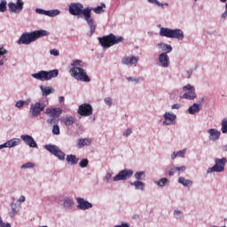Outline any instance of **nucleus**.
<instances>
[{"label": "nucleus", "instance_id": "nucleus-1", "mask_svg": "<svg viewBox=\"0 0 227 227\" xmlns=\"http://www.w3.org/2000/svg\"><path fill=\"white\" fill-rule=\"evenodd\" d=\"M49 35V33L45 30H37V31H34L31 33H24L22 34V35L20 37L19 41L17 42V43L19 45H28L31 43L35 42L37 39L43 37V36H47Z\"/></svg>", "mask_w": 227, "mask_h": 227}, {"label": "nucleus", "instance_id": "nucleus-2", "mask_svg": "<svg viewBox=\"0 0 227 227\" xmlns=\"http://www.w3.org/2000/svg\"><path fill=\"white\" fill-rule=\"evenodd\" d=\"M99 43L105 49H108L115 44H118L123 41L121 36H115L111 34L109 35H105L102 38H98Z\"/></svg>", "mask_w": 227, "mask_h": 227}, {"label": "nucleus", "instance_id": "nucleus-3", "mask_svg": "<svg viewBox=\"0 0 227 227\" xmlns=\"http://www.w3.org/2000/svg\"><path fill=\"white\" fill-rule=\"evenodd\" d=\"M160 35L162 37L183 40L184 38V32L180 29H170L167 27H161L160 30Z\"/></svg>", "mask_w": 227, "mask_h": 227}, {"label": "nucleus", "instance_id": "nucleus-4", "mask_svg": "<svg viewBox=\"0 0 227 227\" xmlns=\"http://www.w3.org/2000/svg\"><path fill=\"white\" fill-rule=\"evenodd\" d=\"M58 75H59V71L55 69V70H51V71H49V72L40 71L37 74H33L32 77L36 79V80L44 82V81H49L52 78H55Z\"/></svg>", "mask_w": 227, "mask_h": 227}, {"label": "nucleus", "instance_id": "nucleus-5", "mask_svg": "<svg viewBox=\"0 0 227 227\" xmlns=\"http://www.w3.org/2000/svg\"><path fill=\"white\" fill-rule=\"evenodd\" d=\"M69 73L77 81H81L84 82H89L90 81L86 72L82 68L72 67Z\"/></svg>", "mask_w": 227, "mask_h": 227}, {"label": "nucleus", "instance_id": "nucleus-6", "mask_svg": "<svg viewBox=\"0 0 227 227\" xmlns=\"http://www.w3.org/2000/svg\"><path fill=\"white\" fill-rule=\"evenodd\" d=\"M84 20H86L88 26L90 29V35H92L97 28V24L94 21L92 16H91V9L90 7H85L84 9Z\"/></svg>", "mask_w": 227, "mask_h": 227}, {"label": "nucleus", "instance_id": "nucleus-7", "mask_svg": "<svg viewBox=\"0 0 227 227\" xmlns=\"http://www.w3.org/2000/svg\"><path fill=\"white\" fill-rule=\"evenodd\" d=\"M215 165L213 168H208L207 173L212 172H223L225 169V165L227 163L226 158L215 159Z\"/></svg>", "mask_w": 227, "mask_h": 227}, {"label": "nucleus", "instance_id": "nucleus-8", "mask_svg": "<svg viewBox=\"0 0 227 227\" xmlns=\"http://www.w3.org/2000/svg\"><path fill=\"white\" fill-rule=\"evenodd\" d=\"M44 148L49 151L51 154L59 158L60 160H64L66 154L57 146L54 145H46Z\"/></svg>", "mask_w": 227, "mask_h": 227}, {"label": "nucleus", "instance_id": "nucleus-9", "mask_svg": "<svg viewBox=\"0 0 227 227\" xmlns=\"http://www.w3.org/2000/svg\"><path fill=\"white\" fill-rule=\"evenodd\" d=\"M69 13L74 16H81L84 17V7L82 4H71L69 5Z\"/></svg>", "mask_w": 227, "mask_h": 227}, {"label": "nucleus", "instance_id": "nucleus-10", "mask_svg": "<svg viewBox=\"0 0 227 227\" xmlns=\"http://www.w3.org/2000/svg\"><path fill=\"white\" fill-rule=\"evenodd\" d=\"M77 113L81 116L88 117L92 114L93 109L90 104H82L79 106Z\"/></svg>", "mask_w": 227, "mask_h": 227}, {"label": "nucleus", "instance_id": "nucleus-11", "mask_svg": "<svg viewBox=\"0 0 227 227\" xmlns=\"http://www.w3.org/2000/svg\"><path fill=\"white\" fill-rule=\"evenodd\" d=\"M183 90L185 92L187 90H189V92L185 93L184 96L181 97V98H184V99H189V100H192L194 99L197 96L195 94V89L193 86L188 84L186 86H184L183 88Z\"/></svg>", "mask_w": 227, "mask_h": 227}, {"label": "nucleus", "instance_id": "nucleus-12", "mask_svg": "<svg viewBox=\"0 0 227 227\" xmlns=\"http://www.w3.org/2000/svg\"><path fill=\"white\" fill-rule=\"evenodd\" d=\"M23 2L22 0H17V4H13V2H10L8 4L9 12L14 13H20L23 9Z\"/></svg>", "mask_w": 227, "mask_h": 227}, {"label": "nucleus", "instance_id": "nucleus-13", "mask_svg": "<svg viewBox=\"0 0 227 227\" xmlns=\"http://www.w3.org/2000/svg\"><path fill=\"white\" fill-rule=\"evenodd\" d=\"M45 108V105L43 103H35L31 105L30 112L33 117H36L43 112Z\"/></svg>", "mask_w": 227, "mask_h": 227}, {"label": "nucleus", "instance_id": "nucleus-14", "mask_svg": "<svg viewBox=\"0 0 227 227\" xmlns=\"http://www.w3.org/2000/svg\"><path fill=\"white\" fill-rule=\"evenodd\" d=\"M133 175V171L130 169H125L121 171L116 176L114 177V181H121V180H126L131 177Z\"/></svg>", "mask_w": 227, "mask_h": 227}, {"label": "nucleus", "instance_id": "nucleus-15", "mask_svg": "<svg viewBox=\"0 0 227 227\" xmlns=\"http://www.w3.org/2000/svg\"><path fill=\"white\" fill-rule=\"evenodd\" d=\"M76 200H77V203H78L77 207L79 209H81V210H86V209H89V208L92 207V204L91 203H90L87 200H84L82 198H77Z\"/></svg>", "mask_w": 227, "mask_h": 227}, {"label": "nucleus", "instance_id": "nucleus-16", "mask_svg": "<svg viewBox=\"0 0 227 227\" xmlns=\"http://www.w3.org/2000/svg\"><path fill=\"white\" fill-rule=\"evenodd\" d=\"M164 119H165V121L163 122V124L165 126H168L170 124H175L176 123V115L174 114H170V113H166L164 114Z\"/></svg>", "mask_w": 227, "mask_h": 227}, {"label": "nucleus", "instance_id": "nucleus-17", "mask_svg": "<svg viewBox=\"0 0 227 227\" xmlns=\"http://www.w3.org/2000/svg\"><path fill=\"white\" fill-rule=\"evenodd\" d=\"M62 111L60 108H47L45 114L51 118H59Z\"/></svg>", "mask_w": 227, "mask_h": 227}, {"label": "nucleus", "instance_id": "nucleus-18", "mask_svg": "<svg viewBox=\"0 0 227 227\" xmlns=\"http://www.w3.org/2000/svg\"><path fill=\"white\" fill-rule=\"evenodd\" d=\"M139 60L138 57H125L121 59V62L123 65H127V66H133L136 65Z\"/></svg>", "mask_w": 227, "mask_h": 227}, {"label": "nucleus", "instance_id": "nucleus-19", "mask_svg": "<svg viewBox=\"0 0 227 227\" xmlns=\"http://www.w3.org/2000/svg\"><path fill=\"white\" fill-rule=\"evenodd\" d=\"M20 137L30 147H32V148L37 147V145L32 137H30L28 135H27V136L23 135Z\"/></svg>", "mask_w": 227, "mask_h": 227}, {"label": "nucleus", "instance_id": "nucleus-20", "mask_svg": "<svg viewBox=\"0 0 227 227\" xmlns=\"http://www.w3.org/2000/svg\"><path fill=\"white\" fill-rule=\"evenodd\" d=\"M20 140L19 138H14V139H11L9 141H7L5 144L0 145V150L7 147V148H12L14 147L16 145H18L20 144Z\"/></svg>", "mask_w": 227, "mask_h": 227}, {"label": "nucleus", "instance_id": "nucleus-21", "mask_svg": "<svg viewBox=\"0 0 227 227\" xmlns=\"http://www.w3.org/2000/svg\"><path fill=\"white\" fill-rule=\"evenodd\" d=\"M159 61L163 67H168L169 66V58L166 52L162 53L159 57Z\"/></svg>", "mask_w": 227, "mask_h": 227}, {"label": "nucleus", "instance_id": "nucleus-22", "mask_svg": "<svg viewBox=\"0 0 227 227\" xmlns=\"http://www.w3.org/2000/svg\"><path fill=\"white\" fill-rule=\"evenodd\" d=\"M208 133L210 135L209 139L212 141H216L219 139L221 133L215 129H211L208 130Z\"/></svg>", "mask_w": 227, "mask_h": 227}, {"label": "nucleus", "instance_id": "nucleus-23", "mask_svg": "<svg viewBox=\"0 0 227 227\" xmlns=\"http://www.w3.org/2000/svg\"><path fill=\"white\" fill-rule=\"evenodd\" d=\"M91 144V139L90 138H81L78 140L77 147L82 148L83 146H89Z\"/></svg>", "mask_w": 227, "mask_h": 227}, {"label": "nucleus", "instance_id": "nucleus-24", "mask_svg": "<svg viewBox=\"0 0 227 227\" xmlns=\"http://www.w3.org/2000/svg\"><path fill=\"white\" fill-rule=\"evenodd\" d=\"M63 122L67 127H69L75 122V120L71 115H67L66 117L63 118Z\"/></svg>", "mask_w": 227, "mask_h": 227}, {"label": "nucleus", "instance_id": "nucleus-25", "mask_svg": "<svg viewBox=\"0 0 227 227\" xmlns=\"http://www.w3.org/2000/svg\"><path fill=\"white\" fill-rule=\"evenodd\" d=\"M67 161L69 165H75L78 163L79 159L75 155L70 154L67 156Z\"/></svg>", "mask_w": 227, "mask_h": 227}, {"label": "nucleus", "instance_id": "nucleus-26", "mask_svg": "<svg viewBox=\"0 0 227 227\" xmlns=\"http://www.w3.org/2000/svg\"><path fill=\"white\" fill-rule=\"evenodd\" d=\"M178 182L185 187H191L193 184L192 180H187L183 176L179 177Z\"/></svg>", "mask_w": 227, "mask_h": 227}, {"label": "nucleus", "instance_id": "nucleus-27", "mask_svg": "<svg viewBox=\"0 0 227 227\" xmlns=\"http://www.w3.org/2000/svg\"><path fill=\"white\" fill-rule=\"evenodd\" d=\"M40 89H41V90H42L43 96H48V95H50L51 93H54V91H55V90H54L52 88H51V87H43V86H41Z\"/></svg>", "mask_w": 227, "mask_h": 227}, {"label": "nucleus", "instance_id": "nucleus-28", "mask_svg": "<svg viewBox=\"0 0 227 227\" xmlns=\"http://www.w3.org/2000/svg\"><path fill=\"white\" fill-rule=\"evenodd\" d=\"M106 5L105 4H101V5H98L94 9H91V11H94L96 14H101L105 12Z\"/></svg>", "mask_w": 227, "mask_h": 227}, {"label": "nucleus", "instance_id": "nucleus-29", "mask_svg": "<svg viewBox=\"0 0 227 227\" xmlns=\"http://www.w3.org/2000/svg\"><path fill=\"white\" fill-rule=\"evenodd\" d=\"M200 111V106L198 104H194L192 106L189 108V114H194L195 113H198Z\"/></svg>", "mask_w": 227, "mask_h": 227}, {"label": "nucleus", "instance_id": "nucleus-30", "mask_svg": "<svg viewBox=\"0 0 227 227\" xmlns=\"http://www.w3.org/2000/svg\"><path fill=\"white\" fill-rule=\"evenodd\" d=\"M131 185H134L136 187L137 190H144L145 187V184L143 182L140 181H136L134 183H130Z\"/></svg>", "mask_w": 227, "mask_h": 227}, {"label": "nucleus", "instance_id": "nucleus-31", "mask_svg": "<svg viewBox=\"0 0 227 227\" xmlns=\"http://www.w3.org/2000/svg\"><path fill=\"white\" fill-rule=\"evenodd\" d=\"M60 13V11L54 9L53 11H45V15L48 17H55Z\"/></svg>", "mask_w": 227, "mask_h": 227}, {"label": "nucleus", "instance_id": "nucleus-32", "mask_svg": "<svg viewBox=\"0 0 227 227\" xmlns=\"http://www.w3.org/2000/svg\"><path fill=\"white\" fill-rule=\"evenodd\" d=\"M159 47L161 48V50H162L163 51H167V53L171 52L172 50H173L170 45L164 44V43L159 44Z\"/></svg>", "mask_w": 227, "mask_h": 227}, {"label": "nucleus", "instance_id": "nucleus-33", "mask_svg": "<svg viewBox=\"0 0 227 227\" xmlns=\"http://www.w3.org/2000/svg\"><path fill=\"white\" fill-rule=\"evenodd\" d=\"M222 132L223 134L227 133V118L223 119V121L222 122Z\"/></svg>", "mask_w": 227, "mask_h": 227}, {"label": "nucleus", "instance_id": "nucleus-34", "mask_svg": "<svg viewBox=\"0 0 227 227\" xmlns=\"http://www.w3.org/2000/svg\"><path fill=\"white\" fill-rule=\"evenodd\" d=\"M74 205V202L72 200L70 199H66L65 201H64V207H70Z\"/></svg>", "mask_w": 227, "mask_h": 227}, {"label": "nucleus", "instance_id": "nucleus-35", "mask_svg": "<svg viewBox=\"0 0 227 227\" xmlns=\"http://www.w3.org/2000/svg\"><path fill=\"white\" fill-rule=\"evenodd\" d=\"M168 182V178H161L157 184L160 187H163L167 184V183Z\"/></svg>", "mask_w": 227, "mask_h": 227}, {"label": "nucleus", "instance_id": "nucleus-36", "mask_svg": "<svg viewBox=\"0 0 227 227\" xmlns=\"http://www.w3.org/2000/svg\"><path fill=\"white\" fill-rule=\"evenodd\" d=\"M0 12H6V1H4V0L0 2Z\"/></svg>", "mask_w": 227, "mask_h": 227}, {"label": "nucleus", "instance_id": "nucleus-37", "mask_svg": "<svg viewBox=\"0 0 227 227\" xmlns=\"http://www.w3.org/2000/svg\"><path fill=\"white\" fill-rule=\"evenodd\" d=\"M89 164V160L87 159H82L81 162L79 163L81 168H86Z\"/></svg>", "mask_w": 227, "mask_h": 227}, {"label": "nucleus", "instance_id": "nucleus-38", "mask_svg": "<svg viewBox=\"0 0 227 227\" xmlns=\"http://www.w3.org/2000/svg\"><path fill=\"white\" fill-rule=\"evenodd\" d=\"M52 133H53V135H59L60 134L59 127L57 124L53 126Z\"/></svg>", "mask_w": 227, "mask_h": 227}, {"label": "nucleus", "instance_id": "nucleus-39", "mask_svg": "<svg viewBox=\"0 0 227 227\" xmlns=\"http://www.w3.org/2000/svg\"><path fill=\"white\" fill-rule=\"evenodd\" d=\"M35 167V164L34 163H32V162H27V163H26V164H23L22 166H21V168H34Z\"/></svg>", "mask_w": 227, "mask_h": 227}, {"label": "nucleus", "instance_id": "nucleus-40", "mask_svg": "<svg viewBox=\"0 0 227 227\" xmlns=\"http://www.w3.org/2000/svg\"><path fill=\"white\" fill-rule=\"evenodd\" d=\"M143 176H145L144 172H137L135 174V178L139 181V180H142Z\"/></svg>", "mask_w": 227, "mask_h": 227}, {"label": "nucleus", "instance_id": "nucleus-41", "mask_svg": "<svg viewBox=\"0 0 227 227\" xmlns=\"http://www.w3.org/2000/svg\"><path fill=\"white\" fill-rule=\"evenodd\" d=\"M82 62L81 60H74L73 63L71 64V66L73 67H77V66L82 67Z\"/></svg>", "mask_w": 227, "mask_h": 227}, {"label": "nucleus", "instance_id": "nucleus-42", "mask_svg": "<svg viewBox=\"0 0 227 227\" xmlns=\"http://www.w3.org/2000/svg\"><path fill=\"white\" fill-rule=\"evenodd\" d=\"M150 4H155L157 6H163V4H160V2H158V0H148Z\"/></svg>", "mask_w": 227, "mask_h": 227}, {"label": "nucleus", "instance_id": "nucleus-43", "mask_svg": "<svg viewBox=\"0 0 227 227\" xmlns=\"http://www.w3.org/2000/svg\"><path fill=\"white\" fill-rule=\"evenodd\" d=\"M58 122V120H56V118H51V119H49L48 121H47V123L48 124H56Z\"/></svg>", "mask_w": 227, "mask_h": 227}, {"label": "nucleus", "instance_id": "nucleus-44", "mask_svg": "<svg viewBox=\"0 0 227 227\" xmlns=\"http://www.w3.org/2000/svg\"><path fill=\"white\" fill-rule=\"evenodd\" d=\"M177 153V156L184 158V154L186 153V149H184L182 151H179Z\"/></svg>", "mask_w": 227, "mask_h": 227}, {"label": "nucleus", "instance_id": "nucleus-45", "mask_svg": "<svg viewBox=\"0 0 227 227\" xmlns=\"http://www.w3.org/2000/svg\"><path fill=\"white\" fill-rule=\"evenodd\" d=\"M25 102L22 101V100H20L16 103L15 106L18 107V108H20L24 106Z\"/></svg>", "mask_w": 227, "mask_h": 227}, {"label": "nucleus", "instance_id": "nucleus-46", "mask_svg": "<svg viewBox=\"0 0 227 227\" xmlns=\"http://www.w3.org/2000/svg\"><path fill=\"white\" fill-rule=\"evenodd\" d=\"M35 12L41 15H46V11H43V9H36Z\"/></svg>", "mask_w": 227, "mask_h": 227}, {"label": "nucleus", "instance_id": "nucleus-47", "mask_svg": "<svg viewBox=\"0 0 227 227\" xmlns=\"http://www.w3.org/2000/svg\"><path fill=\"white\" fill-rule=\"evenodd\" d=\"M177 172L181 173V172H184L186 170V167L185 166H182V167H178V168H176Z\"/></svg>", "mask_w": 227, "mask_h": 227}, {"label": "nucleus", "instance_id": "nucleus-48", "mask_svg": "<svg viewBox=\"0 0 227 227\" xmlns=\"http://www.w3.org/2000/svg\"><path fill=\"white\" fill-rule=\"evenodd\" d=\"M105 103L107 106H112V99L110 98H105Z\"/></svg>", "mask_w": 227, "mask_h": 227}, {"label": "nucleus", "instance_id": "nucleus-49", "mask_svg": "<svg viewBox=\"0 0 227 227\" xmlns=\"http://www.w3.org/2000/svg\"><path fill=\"white\" fill-rule=\"evenodd\" d=\"M131 133H132V129H128L123 133V136H124V137H129Z\"/></svg>", "mask_w": 227, "mask_h": 227}, {"label": "nucleus", "instance_id": "nucleus-50", "mask_svg": "<svg viewBox=\"0 0 227 227\" xmlns=\"http://www.w3.org/2000/svg\"><path fill=\"white\" fill-rule=\"evenodd\" d=\"M51 54L53 56H59V52L56 49H53L51 51Z\"/></svg>", "mask_w": 227, "mask_h": 227}, {"label": "nucleus", "instance_id": "nucleus-51", "mask_svg": "<svg viewBox=\"0 0 227 227\" xmlns=\"http://www.w3.org/2000/svg\"><path fill=\"white\" fill-rule=\"evenodd\" d=\"M176 172H177L176 168H173L170 169V171L168 172V175L171 176H173Z\"/></svg>", "mask_w": 227, "mask_h": 227}, {"label": "nucleus", "instance_id": "nucleus-52", "mask_svg": "<svg viewBox=\"0 0 227 227\" xmlns=\"http://www.w3.org/2000/svg\"><path fill=\"white\" fill-rule=\"evenodd\" d=\"M127 80H128L129 82H135L136 83H137V82H139L138 79L132 78V77H129V78H127Z\"/></svg>", "mask_w": 227, "mask_h": 227}, {"label": "nucleus", "instance_id": "nucleus-53", "mask_svg": "<svg viewBox=\"0 0 227 227\" xmlns=\"http://www.w3.org/2000/svg\"><path fill=\"white\" fill-rule=\"evenodd\" d=\"M114 227H129V224L127 223H121V225H115Z\"/></svg>", "mask_w": 227, "mask_h": 227}, {"label": "nucleus", "instance_id": "nucleus-54", "mask_svg": "<svg viewBox=\"0 0 227 227\" xmlns=\"http://www.w3.org/2000/svg\"><path fill=\"white\" fill-rule=\"evenodd\" d=\"M0 226H1V227H11V224H10V223H3V222L1 221Z\"/></svg>", "mask_w": 227, "mask_h": 227}, {"label": "nucleus", "instance_id": "nucleus-55", "mask_svg": "<svg viewBox=\"0 0 227 227\" xmlns=\"http://www.w3.org/2000/svg\"><path fill=\"white\" fill-rule=\"evenodd\" d=\"M16 214H17V211H16L14 208H12V212L10 213V215H11L12 217H13Z\"/></svg>", "mask_w": 227, "mask_h": 227}, {"label": "nucleus", "instance_id": "nucleus-56", "mask_svg": "<svg viewBox=\"0 0 227 227\" xmlns=\"http://www.w3.org/2000/svg\"><path fill=\"white\" fill-rule=\"evenodd\" d=\"M180 105L179 104H175L172 106V109H179L180 108Z\"/></svg>", "mask_w": 227, "mask_h": 227}, {"label": "nucleus", "instance_id": "nucleus-57", "mask_svg": "<svg viewBox=\"0 0 227 227\" xmlns=\"http://www.w3.org/2000/svg\"><path fill=\"white\" fill-rule=\"evenodd\" d=\"M20 202H24L25 201V197L24 196H20L19 199Z\"/></svg>", "mask_w": 227, "mask_h": 227}, {"label": "nucleus", "instance_id": "nucleus-58", "mask_svg": "<svg viewBox=\"0 0 227 227\" xmlns=\"http://www.w3.org/2000/svg\"><path fill=\"white\" fill-rule=\"evenodd\" d=\"M178 156L177 153H174L173 155L171 156L172 160H175Z\"/></svg>", "mask_w": 227, "mask_h": 227}, {"label": "nucleus", "instance_id": "nucleus-59", "mask_svg": "<svg viewBox=\"0 0 227 227\" xmlns=\"http://www.w3.org/2000/svg\"><path fill=\"white\" fill-rule=\"evenodd\" d=\"M226 17H227V9H226V11L223 12V14L222 15V18H223V19H226Z\"/></svg>", "mask_w": 227, "mask_h": 227}, {"label": "nucleus", "instance_id": "nucleus-60", "mask_svg": "<svg viewBox=\"0 0 227 227\" xmlns=\"http://www.w3.org/2000/svg\"><path fill=\"white\" fill-rule=\"evenodd\" d=\"M64 100H65V98H64V97H59V103L64 102Z\"/></svg>", "mask_w": 227, "mask_h": 227}, {"label": "nucleus", "instance_id": "nucleus-61", "mask_svg": "<svg viewBox=\"0 0 227 227\" xmlns=\"http://www.w3.org/2000/svg\"><path fill=\"white\" fill-rule=\"evenodd\" d=\"M223 150L227 152V145L223 146Z\"/></svg>", "mask_w": 227, "mask_h": 227}, {"label": "nucleus", "instance_id": "nucleus-62", "mask_svg": "<svg viewBox=\"0 0 227 227\" xmlns=\"http://www.w3.org/2000/svg\"><path fill=\"white\" fill-rule=\"evenodd\" d=\"M175 214L178 215V214H181V212L180 211H176Z\"/></svg>", "mask_w": 227, "mask_h": 227}, {"label": "nucleus", "instance_id": "nucleus-63", "mask_svg": "<svg viewBox=\"0 0 227 227\" xmlns=\"http://www.w3.org/2000/svg\"><path fill=\"white\" fill-rule=\"evenodd\" d=\"M39 227H48V226H39Z\"/></svg>", "mask_w": 227, "mask_h": 227}, {"label": "nucleus", "instance_id": "nucleus-64", "mask_svg": "<svg viewBox=\"0 0 227 227\" xmlns=\"http://www.w3.org/2000/svg\"><path fill=\"white\" fill-rule=\"evenodd\" d=\"M226 9H227V4H226Z\"/></svg>", "mask_w": 227, "mask_h": 227}]
</instances>
